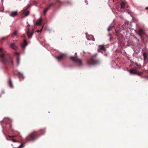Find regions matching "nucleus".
<instances>
[{
  "mask_svg": "<svg viewBox=\"0 0 148 148\" xmlns=\"http://www.w3.org/2000/svg\"><path fill=\"white\" fill-rule=\"evenodd\" d=\"M0 58L1 59L3 63L5 64H8L12 68L14 67L13 61L12 58L9 56H7L6 55V52L1 47L0 48Z\"/></svg>",
  "mask_w": 148,
  "mask_h": 148,
  "instance_id": "1",
  "label": "nucleus"
},
{
  "mask_svg": "<svg viewBox=\"0 0 148 148\" xmlns=\"http://www.w3.org/2000/svg\"><path fill=\"white\" fill-rule=\"evenodd\" d=\"M45 132V130L44 129L40 130L38 132L33 131L26 137V141L34 140L38 136L39 133H40L41 134H43Z\"/></svg>",
  "mask_w": 148,
  "mask_h": 148,
  "instance_id": "2",
  "label": "nucleus"
},
{
  "mask_svg": "<svg viewBox=\"0 0 148 148\" xmlns=\"http://www.w3.org/2000/svg\"><path fill=\"white\" fill-rule=\"evenodd\" d=\"M99 63L100 61L97 58V54L92 56L87 61V64L89 65H97Z\"/></svg>",
  "mask_w": 148,
  "mask_h": 148,
  "instance_id": "3",
  "label": "nucleus"
},
{
  "mask_svg": "<svg viewBox=\"0 0 148 148\" xmlns=\"http://www.w3.org/2000/svg\"><path fill=\"white\" fill-rule=\"evenodd\" d=\"M71 59L78 66H81L82 65V60L81 59L77 57H71Z\"/></svg>",
  "mask_w": 148,
  "mask_h": 148,
  "instance_id": "4",
  "label": "nucleus"
},
{
  "mask_svg": "<svg viewBox=\"0 0 148 148\" xmlns=\"http://www.w3.org/2000/svg\"><path fill=\"white\" fill-rule=\"evenodd\" d=\"M29 26L30 25L29 24H28L27 25V26L26 27L27 30L26 31V32L28 38L30 39L32 38V36L34 33V30L33 29L32 31L30 32L29 31Z\"/></svg>",
  "mask_w": 148,
  "mask_h": 148,
  "instance_id": "5",
  "label": "nucleus"
},
{
  "mask_svg": "<svg viewBox=\"0 0 148 148\" xmlns=\"http://www.w3.org/2000/svg\"><path fill=\"white\" fill-rule=\"evenodd\" d=\"M30 5L27 6V7L24 8L23 10L22 11V14L23 16V17L24 16H27L29 13V12L27 10V9L29 8Z\"/></svg>",
  "mask_w": 148,
  "mask_h": 148,
  "instance_id": "6",
  "label": "nucleus"
},
{
  "mask_svg": "<svg viewBox=\"0 0 148 148\" xmlns=\"http://www.w3.org/2000/svg\"><path fill=\"white\" fill-rule=\"evenodd\" d=\"M129 73L133 74H141L140 73H139L136 67H134L131 69L128 70Z\"/></svg>",
  "mask_w": 148,
  "mask_h": 148,
  "instance_id": "7",
  "label": "nucleus"
},
{
  "mask_svg": "<svg viewBox=\"0 0 148 148\" xmlns=\"http://www.w3.org/2000/svg\"><path fill=\"white\" fill-rule=\"evenodd\" d=\"M135 31L136 33L138 34L141 38L142 37V35L145 34L144 32L141 29H140L138 30H135Z\"/></svg>",
  "mask_w": 148,
  "mask_h": 148,
  "instance_id": "8",
  "label": "nucleus"
},
{
  "mask_svg": "<svg viewBox=\"0 0 148 148\" xmlns=\"http://www.w3.org/2000/svg\"><path fill=\"white\" fill-rule=\"evenodd\" d=\"M64 56V54H61L56 56V58L58 61H61L63 59Z\"/></svg>",
  "mask_w": 148,
  "mask_h": 148,
  "instance_id": "9",
  "label": "nucleus"
},
{
  "mask_svg": "<svg viewBox=\"0 0 148 148\" xmlns=\"http://www.w3.org/2000/svg\"><path fill=\"white\" fill-rule=\"evenodd\" d=\"M15 55L17 56L16 58V62L18 65H19L20 63V58L19 57V53L18 52H15Z\"/></svg>",
  "mask_w": 148,
  "mask_h": 148,
  "instance_id": "10",
  "label": "nucleus"
},
{
  "mask_svg": "<svg viewBox=\"0 0 148 148\" xmlns=\"http://www.w3.org/2000/svg\"><path fill=\"white\" fill-rule=\"evenodd\" d=\"M17 14L18 13L17 11H12L10 14V16L12 17L16 16Z\"/></svg>",
  "mask_w": 148,
  "mask_h": 148,
  "instance_id": "11",
  "label": "nucleus"
},
{
  "mask_svg": "<svg viewBox=\"0 0 148 148\" xmlns=\"http://www.w3.org/2000/svg\"><path fill=\"white\" fill-rule=\"evenodd\" d=\"M143 56L144 57V62H146V60H147L148 58V55L147 53L145 52L143 53Z\"/></svg>",
  "mask_w": 148,
  "mask_h": 148,
  "instance_id": "12",
  "label": "nucleus"
},
{
  "mask_svg": "<svg viewBox=\"0 0 148 148\" xmlns=\"http://www.w3.org/2000/svg\"><path fill=\"white\" fill-rule=\"evenodd\" d=\"M27 45V42L26 41V40L24 39L23 40V43L22 44V47L23 48H25V47Z\"/></svg>",
  "mask_w": 148,
  "mask_h": 148,
  "instance_id": "13",
  "label": "nucleus"
},
{
  "mask_svg": "<svg viewBox=\"0 0 148 148\" xmlns=\"http://www.w3.org/2000/svg\"><path fill=\"white\" fill-rule=\"evenodd\" d=\"M10 46L11 47L15 50H16L17 48L16 46L15 45V43H11L10 44Z\"/></svg>",
  "mask_w": 148,
  "mask_h": 148,
  "instance_id": "14",
  "label": "nucleus"
},
{
  "mask_svg": "<svg viewBox=\"0 0 148 148\" xmlns=\"http://www.w3.org/2000/svg\"><path fill=\"white\" fill-rule=\"evenodd\" d=\"M125 4L123 1H121V8L122 9H124L125 8Z\"/></svg>",
  "mask_w": 148,
  "mask_h": 148,
  "instance_id": "15",
  "label": "nucleus"
},
{
  "mask_svg": "<svg viewBox=\"0 0 148 148\" xmlns=\"http://www.w3.org/2000/svg\"><path fill=\"white\" fill-rule=\"evenodd\" d=\"M99 47L100 50H101L103 51H105L106 49L104 45H99Z\"/></svg>",
  "mask_w": 148,
  "mask_h": 148,
  "instance_id": "16",
  "label": "nucleus"
},
{
  "mask_svg": "<svg viewBox=\"0 0 148 148\" xmlns=\"http://www.w3.org/2000/svg\"><path fill=\"white\" fill-rule=\"evenodd\" d=\"M8 84L10 87L11 88H13V85L12 82V81L10 78H9V79Z\"/></svg>",
  "mask_w": 148,
  "mask_h": 148,
  "instance_id": "17",
  "label": "nucleus"
},
{
  "mask_svg": "<svg viewBox=\"0 0 148 148\" xmlns=\"http://www.w3.org/2000/svg\"><path fill=\"white\" fill-rule=\"evenodd\" d=\"M56 4V2H53L50 4L47 7L49 8H50L51 7L54 6Z\"/></svg>",
  "mask_w": 148,
  "mask_h": 148,
  "instance_id": "18",
  "label": "nucleus"
},
{
  "mask_svg": "<svg viewBox=\"0 0 148 148\" xmlns=\"http://www.w3.org/2000/svg\"><path fill=\"white\" fill-rule=\"evenodd\" d=\"M42 19L41 18H40L39 19V21H37L36 22V25H40L42 24Z\"/></svg>",
  "mask_w": 148,
  "mask_h": 148,
  "instance_id": "19",
  "label": "nucleus"
},
{
  "mask_svg": "<svg viewBox=\"0 0 148 148\" xmlns=\"http://www.w3.org/2000/svg\"><path fill=\"white\" fill-rule=\"evenodd\" d=\"M134 38L136 40V43L137 46H138L140 45V42L139 40L137 39V37L136 36L134 37Z\"/></svg>",
  "mask_w": 148,
  "mask_h": 148,
  "instance_id": "20",
  "label": "nucleus"
},
{
  "mask_svg": "<svg viewBox=\"0 0 148 148\" xmlns=\"http://www.w3.org/2000/svg\"><path fill=\"white\" fill-rule=\"evenodd\" d=\"M17 31L16 30H15L13 33L11 34V36L12 37H13L14 36H16L17 35Z\"/></svg>",
  "mask_w": 148,
  "mask_h": 148,
  "instance_id": "21",
  "label": "nucleus"
},
{
  "mask_svg": "<svg viewBox=\"0 0 148 148\" xmlns=\"http://www.w3.org/2000/svg\"><path fill=\"white\" fill-rule=\"evenodd\" d=\"M49 8L47 7V8H45L43 12V14L44 15H45L46 13H47V11L49 9Z\"/></svg>",
  "mask_w": 148,
  "mask_h": 148,
  "instance_id": "22",
  "label": "nucleus"
},
{
  "mask_svg": "<svg viewBox=\"0 0 148 148\" xmlns=\"http://www.w3.org/2000/svg\"><path fill=\"white\" fill-rule=\"evenodd\" d=\"M20 79H23L24 77L23 76V75H16Z\"/></svg>",
  "mask_w": 148,
  "mask_h": 148,
  "instance_id": "23",
  "label": "nucleus"
},
{
  "mask_svg": "<svg viewBox=\"0 0 148 148\" xmlns=\"http://www.w3.org/2000/svg\"><path fill=\"white\" fill-rule=\"evenodd\" d=\"M89 38H90V40H93L94 41H95V39L94 37V36L92 35H91L89 36Z\"/></svg>",
  "mask_w": 148,
  "mask_h": 148,
  "instance_id": "24",
  "label": "nucleus"
},
{
  "mask_svg": "<svg viewBox=\"0 0 148 148\" xmlns=\"http://www.w3.org/2000/svg\"><path fill=\"white\" fill-rule=\"evenodd\" d=\"M10 138L11 139L10 140L11 141H12L14 143L18 142V141L17 140H16L15 139L13 138Z\"/></svg>",
  "mask_w": 148,
  "mask_h": 148,
  "instance_id": "25",
  "label": "nucleus"
},
{
  "mask_svg": "<svg viewBox=\"0 0 148 148\" xmlns=\"http://www.w3.org/2000/svg\"><path fill=\"white\" fill-rule=\"evenodd\" d=\"M25 146V143H23L19 146V148H23Z\"/></svg>",
  "mask_w": 148,
  "mask_h": 148,
  "instance_id": "26",
  "label": "nucleus"
},
{
  "mask_svg": "<svg viewBox=\"0 0 148 148\" xmlns=\"http://www.w3.org/2000/svg\"><path fill=\"white\" fill-rule=\"evenodd\" d=\"M135 65H136L137 66L138 68H140L141 67V65L140 64H138L136 62L135 63Z\"/></svg>",
  "mask_w": 148,
  "mask_h": 148,
  "instance_id": "27",
  "label": "nucleus"
},
{
  "mask_svg": "<svg viewBox=\"0 0 148 148\" xmlns=\"http://www.w3.org/2000/svg\"><path fill=\"white\" fill-rule=\"evenodd\" d=\"M17 137L16 135H14V136H8V137L10 138H13L14 137Z\"/></svg>",
  "mask_w": 148,
  "mask_h": 148,
  "instance_id": "28",
  "label": "nucleus"
},
{
  "mask_svg": "<svg viewBox=\"0 0 148 148\" xmlns=\"http://www.w3.org/2000/svg\"><path fill=\"white\" fill-rule=\"evenodd\" d=\"M42 28L40 30H37L36 32H38V33H41L42 32Z\"/></svg>",
  "mask_w": 148,
  "mask_h": 148,
  "instance_id": "29",
  "label": "nucleus"
},
{
  "mask_svg": "<svg viewBox=\"0 0 148 148\" xmlns=\"http://www.w3.org/2000/svg\"><path fill=\"white\" fill-rule=\"evenodd\" d=\"M66 3L68 4H70L71 3V1L70 0L67 1H66Z\"/></svg>",
  "mask_w": 148,
  "mask_h": 148,
  "instance_id": "30",
  "label": "nucleus"
},
{
  "mask_svg": "<svg viewBox=\"0 0 148 148\" xmlns=\"http://www.w3.org/2000/svg\"><path fill=\"white\" fill-rule=\"evenodd\" d=\"M145 79H148V75H146V76H145L144 77Z\"/></svg>",
  "mask_w": 148,
  "mask_h": 148,
  "instance_id": "31",
  "label": "nucleus"
},
{
  "mask_svg": "<svg viewBox=\"0 0 148 148\" xmlns=\"http://www.w3.org/2000/svg\"><path fill=\"white\" fill-rule=\"evenodd\" d=\"M113 27H109L108 29V31H110V30H111V29Z\"/></svg>",
  "mask_w": 148,
  "mask_h": 148,
  "instance_id": "32",
  "label": "nucleus"
},
{
  "mask_svg": "<svg viewBox=\"0 0 148 148\" xmlns=\"http://www.w3.org/2000/svg\"><path fill=\"white\" fill-rule=\"evenodd\" d=\"M57 2H59L60 3H61V2L59 0H57Z\"/></svg>",
  "mask_w": 148,
  "mask_h": 148,
  "instance_id": "33",
  "label": "nucleus"
},
{
  "mask_svg": "<svg viewBox=\"0 0 148 148\" xmlns=\"http://www.w3.org/2000/svg\"><path fill=\"white\" fill-rule=\"evenodd\" d=\"M5 37H4V38H2L1 39V40H4L5 39Z\"/></svg>",
  "mask_w": 148,
  "mask_h": 148,
  "instance_id": "34",
  "label": "nucleus"
},
{
  "mask_svg": "<svg viewBox=\"0 0 148 148\" xmlns=\"http://www.w3.org/2000/svg\"><path fill=\"white\" fill-rule=\"evenodd\" d=\"M112 37H110V41H111L112 40Z\"/></svg>",
  "mask_w": 148,
  "mask_h": 148,
  "instance_id": "35",
  "label": "nucleus"
},
{
  "mask_svg": "<svg viewBox=\"0 0 148 148\" xmlns=\"http://www.w3.org/2000/svg\"><path fill=\"white\" fill-rule=\"evenodd\" d=\"M145 9L147 10H148V7L146 8Z\"/></svg>",
  "mask_w": 148,
  "mask_h": 148,
  "instance_id": "36",
  "label": "nucleus"
},
{
  "mask_svg": "<svg viewBox=\"0 0 148 148\" xmlns=\"http://www.w3.org/2000/svg\"><path fill=\"white\" fill-rule=\"evenodd\" d=\"M22 36L23 37H25V36L24 35H23V36Z\"/></svg>",
  "mask_w": 148,
  "mask_h": 148,
  "instance_id": "37",
  "label": "nucleus"
},
{
  "mask_svg": "<svg viewBox=\"0 0 148 148\" xmlns=\"http://www.w3.org/2000/svg\"><path fill=\"white\" fill-rule=\"evenodd\" d=\"M131 63H132H132H134V62H132V61H131Z\"/></svg>",
  "mask_w": 148,
  "mask_h": 148,
  "instance_id": "38",
  "label": "nucleus"
},
{
  "mask_svg": "<svg viewBox=\"0 0 148 148\" xmlns=\"http://www.w3.org/2000/svg\"><path fill=\"white\" fill-rule=\"evenodd\" d=\"M108 35L110 36H111V34H108Z\"/></svg>",
  "mask_w": 148,
  "mask_h": 148,
  "instance_id": "39",
  "label": "nucleus"
},
{
  "mask_svg": "<svg viewBox=\"0 0 148 148\" xmlns=\"http://www.w3.org/2000/svg\"><path fill=\"white\" fill-rule=\"evenodd\" d=\"M138 75H139V74H138Z\"/></svg>",
  "mask_w": 148,
  "mask_h": 148,
  "instance_id": "40",
  "label": "nucleus"
},
{
  "mask_svg": "<svg viewBox=\"0 0 148 148\" xmlns=\"http://www.w3.org/2000/svg\"><path fill=\"white\" fill-rule=\"evenodd\" d=\"M19 74H21V73H19Z\"/></svg>",
  "mask_w": 148,
  "mask_h": 148,
  "instance_id": "41",
  "label": "nucleus"
},
{
  "mask_svg": "<svg viewBox=\"0 0 148 148\" xmlns=\"http://www.w3.org/2000/svg\"><path fill=\"white\" fill-rule=\"evenodd\" d=\"M113 2H114V0H113Z\"/></svg>",
  "mask_w": 148,
  "mask_h": 148,
  "instance_id": "42",
  "label": "nucleus"
},
{
  "mask_svg": "<svg viewBox=\"0 0 148 148\" xmlns=\"http://www.w3.org/2000/svg\"><path fill=\"white\" fill-rule=\"evenodd\" d=\"M11 125H10V127H11Z\"/></svg>",
  "mask_w": 148,
  "mask_h": 148,
  "instance_id": "43",
  "label": "nucleus"
}]
</instances>
